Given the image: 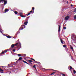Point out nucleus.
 Segmentation results:
<instances>
[{"mask_svg":"<svg viewBox=\"0 0 76 76\" xmlns=\"http://www.w3.org/2000/svg\"><path fill=\"white\" fill-rule=\"evenodd\" d=\"M71 59H72V60H73V61L75 60V59H74L73 58L72 56H71Z\"/></svg>","mask_w":76,"mask_h":76,"instance_id":"obj_27","label":"nucleus"},{"mask_svg":"<svg viewBox=\"0 0 76 76\" xmlns=\"http://www.w3.org/2000/svg\"><path fill=\"white\" fill-rule=\"evenodd\" d=\"M7 37L8 38H11V37L10 36H7Z\"/></svg>","mask_w":76,"mask_h":76,"instance_id":"obj_15","label":"nucleus"},{"mask_svg":"<svg viewBox=\"0 0 76 76\" xmlns=\"http://www.w3.org/2000/svg\"><path fill=\"white\" fill-rule=\"evenodd\" d=\"M27 24H28V22L26 21L24 23V25H26Z\"/></svg>","mask_w":76,"mask_h":76,"instance_id":"obj_17","label":"nucleus"},{"mask_svg":"<svg viewBox=\"0 0 76 76\" xmlns=\"http://www.w3.org/2000/svg\"><path fill=\"white\" fill-rule=\"evenodd\" d=\"M63 47H66V45H63Z\"/></svg>","mask_w":76,"mask_h":76,"instance_id":"obj_30","label":"nucleus"},{"mask_svg":"<svg viewBox=\"0 0 76 76\" xmlns=\"http://www.w3.org/2000/svg\"><path fill=\"white\" fill-rule=\"evenodd\" d=\"M18 57H22V56H21V54H18Z\"/></svg>","mask_w":76,"mask_h":76,"instance_id":"obj_20","label":"nucleus"},{"mask_svg":"<svg viewBox=\"0 0 76 76\" xmlns=\"http://www.w3.org/2000/svg\"><path fill=\"white\" fill-rule=\"evenodd\" d=\"M75 38L76 39V37H75Z\"/></svg>","mask_w":76,"mask_h":76,"instance_id":"obj_47","label":"nucleus"},{"mask_svg":"<svg viewBox=\"0 0 76 76\" xmlns=\"http://www.w3.org/2000/svg\"><path fill=\"white\" fill-rule=\"evenodd\" d=\"M29 18V17H27V18Z\"/></svg>","mask_w":76,"mask_h":76,"instance_id":"obj_42","label":"nucleus"},{"mask_svg":"<svg viewBox=\"0 0 76 76\" xmlns=\"http://www.w3.org/2000/svg\"><path fill=\"white\" fill-rule=\"evenodd\" d=\"M4 2V6H5L6 4H7V1L6 0H0V3H1V2H2V3Z\"/></svg>","mask_w":76,"mask_h":76,"instance_id":"obj_1","label":"nucleus"},{"mask_svg":"<svg viewBox=\"0 0 76 76\" xmlns=\"http://www.w3.org/2000/svg\"><path fill=\"white\" fill-rule=\"evenodd\" d=\"M29 12H30V13H32V11L31 10Z\"/></svg>","mask_w":76,"mask_h":76,"instance_id":"obj_36","label":"nucleus"},{"mask_svg":"<svg viewBox=\"0 0 76 76\" xmlns=\"http://www.w3.org/2000/svg\"><path fill=\"white\" fill-rule=\"evenodd\" d=\"M4 53H7V51L6 50H5L4 51Z\"/></svg>","mask_w":76,"mask_h":76,"instance_id":"obj_26","label":"nucleus"},{"mask_svg":"<svg viewBox=\"0 0 76 76\" xmlns=\"http://www.w3.org/2000/svg\"><path fill=\"white\" fill-rule=\"evenodd\" d=\"M15 51H16V50L15 49H14L13 50V51H14V52H15Z\"/></svg>","mask_w":76,"mask_h":76,"instance_id":"obj_33","label":"nucleus"},{"mask_svg":"<svg viewBox=\"0 0 76 76\" xmlns=\"http://www.w3.org/2000/svg\"><path fill=\"white\" fill-rule=\"evenodd\" d=\"M9 65H9V64H8V66H9Z\"/></svg>","mask_w":76,"mask_h":76,"instance_id":"obj_46","label":"nucleus"},{"mask_svg":"<svg viewBox=\"0 0 76 76\" xmlns=\"http://www.w3.org/2000/svg\"><path fill=\"white\" fill-rule=\"evenodd\" d=\"M25 28V25H23L21 26V30H22L23 28Z\"/></svg>","mask_w":76,"mask_h":76,"instance_id":"obj_3","label":"nucleus"},{"mask_svg":"<svg viewBox=\"0 0 76 76\" xmlns=\"http://www.w3.org/2000/svg\"><path fill=\"white\" fill-rule=\"evenodd\" d=\"M20 17L22 18H25V17H26V15H20Z\"/></svg>","mask_w":76,"mask_h":76,"instance_id":"obj_16","label":"nucleus"},{"mask_svg":"<svg viewBox=\"0 0 76 76\" xmlns=\"http://www.w3.org/2000/svg\"><path fill=\"white\" fill-rule=\"evenodd\" d=\"M30 59H31V60H33L34 61H35V62H37V61H35V59H34L32 58H30Z\"/></svg>","mask_w":76,"mask_h":76,"instance_id":"obj_22","label":"nucleus"},{"mask_svg":"<svg viewBox=\"0 0 76 76\" xmlns=\"http://www.w3.org/2000/svg\"><path fill=\"white\" fill-rule=\"evenodd\" d=\"M30 15V13H28V15H27V16H28V15Z\"/></svg>","mask_w":76,"mask_h":76,"instance_id":"obj_34","label":"nucleus"},{"mask_svg":"<svg viewBox=\"0 0 76 76\" xmlns=\"http://www.w3.org/2000/svg\"><path fill=\"white\" fill-rule=\"evenodd\" d=\"M22 61H23V63H26V64H28V65H29V64L26 61L24 60H23Z\"/></svg>","mask_w":76,"mask_h":76,"instance_id":"obj_6","label":"nucleus"},{"mask_svg":"<svg viewBox=\"0 0 76 76\" xmlns=\"http://www.w3.org/2000/svg\"><path fill=\"white\" fill-rule=\"evenodd\" d=\"M55 72H58V71H57V70H55Z\"/></svg>","mask_w":76,"mask_h":76,"instance_id":"obj_38","label":"nucleus"},{"mask_svg":"<svg viewBox=\"0 0 76 76\" xmlns=\"http://www.w3.org/2000/svg\"><path fill=\"white\" fill-rule=\"evenodd\" d=\"M61 40V44H64V43H63V42H64V41L63 40V39H60Z\"/></svg>","mask_w":76,"mask_h":76,"instance_id":"obj_5","label":"nucleus"},{"mask_svg":"<svg viewBox=\"0 0 76 76\" xmlns=\"http://www.w3.org/2000/svg\"><path fill=\"white\" fill-rule=\"evenodd\" d=\"M32 10H35V8L34 7H33L32 8Z\"/></svg>","mask_w":76,"mask_h":76,"instance_id":"obj_29","label":"nucleus"},{"mask_svg":"<svg viewBox=\"0 0 76 76\" xmlns=\"http://www.w3.org/2000/svg\"><path fill=\"white\" fill-rule=\"evenodd\" d=\"M28 62H30V63H32V61L31 60H28Z\"/></svg>","mask_w":76,"mask_h":76,"instance_id":"obj_9","label":"nucleus"},{"mask_svg":"<svg viewBox=\"0 0 76 76\" xmlns=\"http://www.w3.org/2000/svg\"><path fill=\"white\" fill-rule=\"evenodd\" d=\"M70 48L72 50V51L73 50V48L72 46H70Z\"/></svg>","mask_w":76,"mask_h":76,"instance_id":"obj_25","label":"nucleus"},{"mask_svg":"<svg viewBox=\"0 0 76 76\" xmlns=\"http://www.w3.org/2000/svg\"><path fill=\"white\" fill-rule=\"evenodd\" d=\"M54 73H56V72H53L51 74H50V75H54Z\"/></svg>","mask_w":76,"mask_h":76,"instance_id":"obj_21","label":"nucleus"},{"mask_svg":"<svg viewBox=\"0 0 76 76\" xmlns=\"http://www.w3.org/2000/svg\"><path fill=\"white\" fill-rule=\"evenodd\" d=\"M74 19H76V15H74Z\"/></svg>","mask_w":76,"mask_h":76,"instance_id":"obj_24","label":"nucleus"},{"mask_svg":"<svg viewBox=\"0 0 76 76\" xmlns=\"http://www.w3.org/2000/svg\"><path fill=\"white\" fill-rule=\"evenodd\" d=\"M18 44H19L18 43H16L15 44H14V47L15 46H17V45H18Z\"/></svg>","mask_w":76,"mask_h":76,"instance_id":"obj_13","label":"nucleus"},{"mask_svg":"<svg viewBox=\"0 0 76 76\" xmlns=\"http://www.w3.org/2000/svg\"><path fill=\"white\" fill-rule=\"evenodd\" d=\"M69 67L70 68V70H71V69H72V67L71 66H69ZM69 70H70V69H69Z\"/></svg>","mask_w":76,"mask_h":76,"instance_id":"obj_11","label":"nucleus"},{"mask_svg":"<svg viewBox=\"0 0 76 76\" xmlns=\"http://www.w3.org/2000/svg\"><path fill=\"white\" fill-rule=\"evenodd\" d=\"M17 34H18V33H17L16 35H17Z\"/></svg>","mask_w":76,"mask_h":76,"instance_id":"obj_45","label":"nucleus"},{"mask_svg":"<svg viewBox=\"0 0 76 76\" xmlns=\"http://www.w3.org/2000/svg\"><path fill=\"white\" fill-rule=\"evenodd\" d=\"M14 13H15V15H17V14L18 13V12L16 11H14Z\"/></svg>","mask_w":76,"mask_h":76,"instance_id":"obj_12","label":"nucleus"},{"mask_svg":"<svg viewBox=\"0 0 76 76\" xmlns=\"http://www.w3.org/2000/svg\"><path fill=\"white\" fill-rule=\"evenodd\" d=\"M71 7H72L73 6V5L71 4Z\"/></svg>","mask_w":76,"mask_h":76,"instance_id":"obj_39","label":"nucleus"},{"mask_svg":"<svg viewBox=\"0 0 76 76\" xmlns=\"http://www.w3.org/2000/svg\"><path fill=\"white\" fill-rule=\"evenodd\" d=\"M19 14L20 15V16H22V15H23V13H22V12H20Z\"/></svg>","mask_w":76,"mask_h":76,"instance_id":"obj_14","label":"nucleus"},{"mask_svg":"<svg viewBox=\"0 0 76 76\" xmlns=\"http://www.w3.org/2000/svg\"><path fill=\"white\" fill-rule=\"evenodd\" d=\"M4 54V52H2L0 53V56H1L2 54Z\"/></svg>","mask_w":76,"mask_h":76,"instance_id":"obj_8","label":"nucleus"},{"mask_svg":"<svg viewBox=\"0 0 76 76\" xmlns=\"http://www.w3.org/2000/svg\"><path fill=\"white\" fill-rule=\"evenodd\" d=\"M26 76H28V75H27Z\"/></svg>","mask_w":76,"mask_h":76,"instance_id":"obj_43","label":"nucleus"},{"mask_svg":"<svg viewBox=\"0 0 76 76\" xmlns=\"http://www.w3.org/2000/svg\"><path fill=\"white\" fill-rule=\"evenodd\" d=\"M30 64H32V63H31V62H30Z\"/></svg>","mask_w":76,"mask_h":76,"instance_id":"obj_41","label":"nucleus"},{"mask_svg":"<svg viewBox=\"0 0 76 76\" xmlns=\"http://www.w3.org/2000/svg\"><path fill=\"white\" fill-rule=\"evenodd\" d=\"M12 73V72L11 71H10V73Z\"/></svg>","mask_w":76,"mask_h":76,"instance_id":"obj_40","label":"nucleus"},{"mask_svg":"<svg viewBox=\"0 0 76 76\" xmlns=\"http://www.w3.org/2000/svg\"><path fill=\"white\" fill-rule=\"evenodd\" d=\"M22 59V57H20L18 59L19 60H21Z\"/></svg>","mask_w":76,"mask_h":76,"instance_id":"obj_23","label":"nucleus"},{"mask_svg":"<svg viewBox=\"0 0 76 76\" xmlns=\"http://www.w3.org/2000/svg\"><path fill=\"white\" fill-rule=\"evenodd\" d=\"M4 12L5 13H6V12H8V9H5L4 10Z\"/></svg>","mask_w":76,"mask_h":76,"instance_id":"obj_10","label":"nucleus"},{"mask_svg":"<svg viewBox=\"0 0 76 76\" xmlns=\"http://www.w3.org/2000/svg\"><path fill=\"white\" fill-rule=\"evenodd\" d=\"M14 44H12L11 46V48H13V47H14Z\"/></svg>","mask_w":76,"mask_h":76,"instance_id":"obj_19","label":"nucleus"},{"mask_svg":"<svg viewBox=\"0 0 76 76\" xmlns=\"http://www.w3.org/2000/svg\"><path fill=\"white\" fill-rule=\"evenodd\" d=\"M69 18V16H67L65 18V20H67Z\"/></svg>","mask_w":76,"mask_h":76,"instance_id":"obj_2","label":"nucleus"},{"mask_svg":"<svg viewBox=\"0 0 76 76\" xmlns=\"http://www.w3.org/2000/svg\"><path fill=\"white\" fill-rule=\"evenodd\" d=\"M67 3H68V1H67Z\"/></svg>","mask_w":76,"mask_h":76,"instance_id":"obj_44","label":"nucleus"},{"mask_svg":"<svg viewBox=\"0 0 76 76\" xmlns=\"http://www.w3.org/2000/svg\"><path fill=\"white\" fill-rule=\"evenodd\" d=\"M58 32H60V28H61V26L58 25Z\"/></svg>","mask_w":76,"mask_h":76,"instance_id":"obj_4","label":"nucleus"},{"mask_svg":"<svg viewBox=\"0 0 76 76\" xmlns=\"http://www.w3.org/2000/svg\"><path fill=\"white\" fill-rule=\"evenodd\" d=\"M63 29H66V27H63Z\"/></svg>","mask_w":76,"mask_h":76,"instance_id":"obj_31","label":"nucleus"},{"mask_svg":"<svg viewBox=\"0 0 76 76\" xmlns=\"http://www.w3.org/2000/svg\"><path fill=\"white\" fill-rule=\"evenodd\" d=\"M61 75L62 76H66V75H65V74H61Z\"/></svg>","mask_w":76,"mask_h":76,"instance_id":"obj_28","label":"nucleus"},{"mask_svg":"<svg viewBox=\"0 0 76 76\" xmlns=\"http://www.w3.org/2000/svg\"><path fill=\"white\" fill-rule=\"evenodd\" d=\"M75 10H76V8L75 9V11H74V12H76Z\"/></svg>","mask_w":76,"mask_h":76,"instance_id":"obj_37","label":"nucleus"},{"mask_svg":"<svg viewBox=\"0 0 76 76\" xmlns=\"http://www.w3.org/2000/svg\"><path fill=\"white\" fill-rule=\"evenodd\" d=\"M47 70H48V69H47Z\"/></svg>","mask_w":76,"mask_h":76,"instance_id":"obj_48","label":"nucleus"},{"mask_svg":"<svg viewBox=\"0 0 76 76\" xmlns=\"http://www.w3.org/2000/svg\"><path fill=\"white\" fill-rule=\"evenodd\" d=\"M35 66H36V65H34V66H33V67L34 68H35V69H36V68L35 67Z\"/></svg>","mask_w":76,"mask_h":76,"instance_id":"obj_32","label":"nucleus"},{"mask_svg":"<svg viewBox=\"0 0 76 76\" xmlns=\"http://www.w3.org/2000/svg\"><path fill=\"white\" fill-rule=\"evenodd\" d=\"M4 71L3 69H1V68H0V73H3V72H4Z\"/></svg>","mask_w":76,"mask_h":76,"instance_id":"obj_7","label":"nucleus"},{"mask_svg":"<svg viewBox=\"0 0 76 76\" xmlns=\"http://www.w3.org/2000/svg\"><path fill=\"white\" fill-rule=\"evenodd\" d=\"M20 48H21V46H20V48L19 49H18V50H17L18 51V50H20Z\"/></svg>","mask_w":76,"mask_h":76,"instance_id":"obj_35","label":"nucleus"},{"mask_svg":"<svg viewBox=\"0 0 76 76\" xmlns=\"http://www.w3.org/2000/svg\"><path fill=\"white\" fill-rule=\"evenodd\" d=\"M2 30L0 28V32L2 34L3 33V31H2Z\"/></svg>","mask_w":76,"mask_h":76,"instance_id":"obj_18","label":"nucleus"}]
</instances>
